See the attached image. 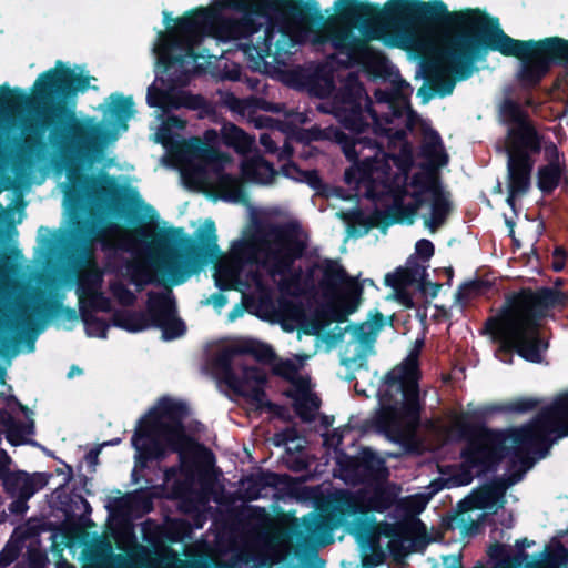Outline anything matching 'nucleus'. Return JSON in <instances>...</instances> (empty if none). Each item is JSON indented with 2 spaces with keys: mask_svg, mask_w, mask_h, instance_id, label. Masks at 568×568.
<instances>
[{
  "mask_svg": "<svg viewBox=\"0 0 568 568\" xmlns=\"http://www.w3.org/2000/svg\"><path fill=\"white\" fill-rule=\"evenodd\" d=\"M255 18L270 22L261 43H245L242 51L254 71L265 64L267 57L284 63L296 45L306 40V31L297 26L308 24L314 45L331 44L342 49L347 38L344 30L334 31L331 16L325 17L315 0H213L210 7H197L173 19L163 12L165 32L159 33V61L165 72L178 69L180 75L172 82L185 83L189 68L203 55L195 51L205 36L227 41L248 38L256 33L261 23Z\"/></svg>",
  "mask_w": 568,
  "mask_h": 568,
  "instance_id": "f257e3e1",
  "label": "nucleus"
},
{
  "mask_svg": "<svg viewBox=\"0 0 568 568\" xmlns=\"http://www.w3.org/2000/svg\"><path fill=\"white\" fill-rule=\"evenodd\" d=\"M222 140L225 145L237 149L246 146L250 142V136L243 129L229 123L222 128Z\"/></svg>",
  "mask_w": 568,
  "mask_h": 568,
  "instance_id": "49530a36",
  "label": "nucleus"
},
{
  "mask_svg": "<svg viewBox=\"0 0 568 568\" xmlns=\"http://www.w3.org/2000/svg\"><path fill=\"white\" fill-rule=\"evenodd\" d=\"M242 174L248 180L260 184H270L277 174L274 165L264 158H257L243 163Z\"/></svg>",
  "mask_w": 568,
  "mask_h": 568,
  "instance_id": "72a5a7b5",
  "label": "nucleus"
},
{
  "mask_svg": "<svg viewBox=\"0 0 568 568\" xmlns=\"http://www.w3.org/2000/svg\"><path fill=\"white\" fill-rule=\"evenodd\" d=\"M282 172L287 178H293V173H297L308 186L315 191H321L324 187L323 180L317 170H301L300 166L290 162L282 166Z\"/></svg>",
  "mask_w": 568,
  "mask_h": 568,
  "instance_id": "c03bdc74",
  "label": "nucleus"
},
{
  "mask_svg": "<svg viewBox=\"0 0 568 568\" xmlns=\"http://www.w3.org/2000/svg\"><path fill=\"white\" fill-rule=\"evenodd\" d=\"M504 122L509 125L506 135L507 155L526 154L534 158L542 151L545 135L537 129L529 113L513 99H505L500 105Z\"/></svg>",
  "mask_w": 568,
  "mask_h": 568,
  "instance_id": "9b49d317",
  "label": "nucleus"
},
{
  "mask_svg": "<svg viewBox=\"0 0 568 568\" xmlns=\"http://www.w3.org/2000/svg\"><path fill=\"white\" fill-rule=\"evenodd\" d=\"M334 140L341 145L345 158L354 163L358 162L359 151L356 149V136H351L342 130L334 132Z\"/></svg>",
  "mask_w": 568,
  "mask_h": 568,
  "instance_id": "8fccbe9b",
  "label": "nucleus"
},
{
  "mask_svg": "<svg viewBox=\"0 0 568 568\" xmlns=\"http://www.w3.org/2000/svg\"><path fill=\"white\" fill-rule=\"evenodd\" d=\"M540 400L534 397H518L504 404H493L480 409L471 412V416L478 419H485L494 413H514L524 414L539 407Z\"/></svg>",
  "mask_w": 568,
  "mask_h": 568,
  "instance_id": "cd10ccee",
  "label": "nucleus"
},
{
  "mask_svg": "<svg viewBox=\"0 0 568 568\" xmlns=\"http://www.w3.org/2000/svg\"><path fill=\"white\" fill-rule=\"evenodd\" d=\"M381 409L375 417L376 427L387 436L402 434V423L413 427L420 422V397L417 363L399 365L383 377L378 389Z\"/></svg>",
  "mask_w": 568,
  "mask_h": 568,
  "instance_id": "6e6552de",
  "label": "nucleus"
},
{
  "mask_svg": "<svg viewBox=\"0 0 568 568\" xmlns=\"http://www.w3.org/2000/svg\"><path fill=\"white\" fill-rule=\"evenodd\" d=\"M33 311L40 316H63L70 322L78 320L77 311L64 306L58 300H45L41 305L36 306Z\"/></svg>",
  "mask_w": 568,
  "mask_h": 568,
  "instance_id": "79ce46f5",
  "label": "nucleus"
},
{
  "mask_svg": "<svg viewBox=\"0 0 568 568\" xmlns=\"http://www.w3.org/2000/svg\"><path fill=\"white\" fill-rule=\"evenodd\" d=\"M334 10L329 26L334 31L347 33L343 48L334 50L351 60L367 52L368 40L379 38L373 30L378 21L395 24L393 45L402 49L416 47L422 30L448 29L440 58L450 64L459 80L469 79L477 70L476 63L485 60L490 51L518 59V71H521L526 63H531L540 44V40L511 38L500 28L498 18L479 8L449 11L443 0H389L383 8L361 0H336Z\"/></svg>",
  "mask_w": 568,
  "mask_h": 568,
  "instance_id": "f03ea898",
  "label": "nucleus"
},
{
  "mask_svg": "<svg viewBox=\"0 0 568 568\" xmlns=\"http://www.w3.org/2000/svg\"><path fill=\"white\" fill-rule=\"evenodd\" d=\"M221 379L236 395L243 397L256 410H263L268 402L264 389L267 383L265 372L256 366H245L242 376L236 373L229 375H220Z\"/></svg>",
  "mask_w": 568,
  "mask_h": 568,
  "instance_id": "a211bd4d",
  "label": "nucleus"
},
{
  "mask_svg": "<svg viewBox=\"0 0 568 568\" xmlns=\"http://www.w3.org/2000/svg\"><path fill=\"white\" fill-rule=\"evenodd\" d=\"M262 252L271 264V273L285 276L291 273L296 260L306 250V244L296 235L292 224H268L265 237L260 239Z\"/></svg>",
  "mask_w": 568,
  "mask_h": 568,
  "instance_id": "f8f14e48",
  "label": "nucleus"
},
{
  "mask_svg": "<svg viewBox=\"0 0 568 568\" xmlns=\"http://www.w3.org/2000/svg\"><path fill=\"white\" fill-rule=\"evenodd\" d=\"M217 189L223 193L222 199L230 202H242L245 191L242 182L230 173H222L217 178Z\"/></svg>",
  "mask_w": 568,
  "mask_h": 568,
  "instance_id": "58836bf2",
  "label": "nucleus"
},
{
  "mask_svg": "<svg viewBox=\"0 0 568 568\" xmlns=\"http://www.w3.org/2000/svg\"><path fill=\"white\" fill-rule=\"evenodd\" d=\"M425 277H427L426 268L415 263L412 266L397 267L395 272L387 273L384 282L386 286L394 288L399 294L403 304L409 307L413 305L412 298L400 292L417 281H424Z\"/></svg>",
  "mask_w": 568,
  "mask_h": 568,
  "instance_id": "393cba45",
  "label": "nucleus"
},
{
  "mask_svg": "<svg viewBox=\"0 0 568 568\" xmlns=\"http://www.w3.org/2000/svg\"><path fill=\"white\" fill-rule=\"evenodd\" d=\"M373 164L367 159V161L357 165L355 169L351 168L345 171L344 179L345 182L351 184L353 182H361L365 180L372 172Z\"/></svg>",
  "mask_w": 568,
  "mask_h": 568,
  "instance_id": "052dcab7",
  "label": "nucleus"
},
{
  "mask_svg": "<svg viewBox=\"0 0 568 568\" xmlns=\"http://www.w3.org/2000/svg\"><path fill=\"white\" fill-rule=\"evenodd\" d=\"M332 513L338 520L345 521L354 516H366L365 491L338 490L332 498Z\"/></svg>",
  "mask_w": 568,
  "mask_h": 568,
  "instance_id": "4be33fe9",
  "label": "nucleus"
},
{
  "mask_svg": "<svg viewBox=\"0 0 568 568\" xmlns=\"http://www.w3.org/2000/svg\"><path fill=\"white\" fill-rule=\"evenodd\" d=\"M215 285L221 291H231L236 288L239 282V272L231 265H219L214 274Z\"/></svg>",
  "mask_w": 568,
  "mask_h": 568,
  "instance_id": "09e8293b",
  "label": "nucleus"
},
{
  "mask_svg": "<svg viewBox=\"0 0 568 568\" xmlns=\"http://www.w3.org/2000/svg\"><path fill=\"white\" fill-rule=\"evenodd\" d=\"M567 300V294L555 287H523L506 297L498 315L486 320L485 331L525 361L541 363L548 344L540 336V322Z\"/></svg>",
  "mask_w": 568,
  "mask_h": 568,
  "instance_id": "39448f33",
  "label": "nucleus"
},
{
  "mask_svg": "<svg viewBox=\"0 0 568 568\" xmlns=\"http://www.w3.org/2000/svg\"><path fill=\"white\" fill-rule=\"evenodd\" d=\"M564 168L547 163L538 168L537 186L545 194H551L559 185Z\"/></svg>",
  "mask_w": 568,
  "mask_h": 568,
  "instance_id": "4c0bfd02",
  "label": "nucleus"
},
{
  "mask_svg": "<svg viewBox=\"0 0 568 568\" xmlns=\"http://www.w3.org/2000/svg\"><path fill=\"white\" fill-rule=\"evenodd\" d=\"M21 551V546L18 541L9 540L0 551V568H7L16 559H18Z\"/></svg>",
  "mask_w": 568,
  "mask_h": 568,
  "instance_id": "680f3d73",
  "label": "nucleus"
},
{
  "mask_svg": "<svg viewBox=\"0 0 568 568\" xmlns=\"http://www.w3.org/2000/svg\"><path fill=\"white\" fill-rule=\"evenodd\" d=\"M33 420H30L29 423L17 422L14 427L8 430L7 440L11 445L18 446L26 443L24 435L33 434Z\"/></svg>",
  "mask_w": 568,
  "mask_h": 568,
  "instance_id": "4d7b16f0",
  "label": "nucleus"
},
{
  "mask_svg": "<svg viewBox=\"0 0 568 568\" xmlns=\"http://www.w3.org/2000/svg\"><path fill=\"white\" fill-rule=\"evenodd\" d=\"M252 356L256 362L262 364H271L276 359L273 348L264 343L258 342L253 351Z\"/></svg>",
  "mask_w": 568,
  "mask_h": 568,
  "instance_id": "0e129e2a",
  "label": "nucleus"
},
{
  "mask_svg": "<svg viewBox=\"0 0 568 568\" xmlns=\"http://www.w3.org/2000/svg\"><path fill=\"white\" fill-rule=\"evenodd\" d=\"M29 480V474L24 470H16L9 475L6 480L4 490L11 496H21L24 499H29V495H26V487Z\"/></svg>",
  "mask_w": 568,
  "mask_h": 568,
  "instance_id": "de8ad7c7",
  "label": "nucleus"
},
{
  "mask_svg": "<svg viewBox=\"0 0 568 568\" xmlns=\"http://www.w3.org/2000/svg\"><path fill=\"white\" fill-rule=\"evenodd\" d=\"M416 254L423 261H428L435 253V246L432 241L427 239H422L416 242L415 245Z\"/></svg>",
  "mask_w": 568,
  "mask_h": 568,
  "instance_id": "338daca9",
  "label": "nucleus"
},
{
  "mask_svg": "<svg viewBox=\"0 0 568 568\" xmlns=\"http://www.w3.org/2000/svg\"><path fill=\"white\" fill-rule=\"evenodd\" d=\"M183 450L187 457L189 464L191 465V473H186L182 469V462L180 460V467L171 466L164 470L165 480L169 481L173 479L176 477L179 471H182L186 477H193L195 467L211 468L214 466L215 456L205 445L200 443L186 444L183 447Z\"/></svg>",
  "mask_w": 568,
  "mask_h": 568,
  "instance_id": "b1692460",
  "label": "nucleus"
},
{
  "mask_svg": "<svg viewBox=\"0 0 568 568\" xmlns=\"http://www.w3.org/2000/svg\"><path fill=\"white\" fill-rule=\"evenodd\" d=\"M130 282L134 284L138 291H142L146 285L155 282L146 266L132 263L128 266Z\"/></svg>",
  "mask_w": 568,
  "mask_h": 568,
  "instance_id": "3c124183",
  "label": "nucleus"
},
{
  "mask_svg": "<svg viewBox=\"0 0 568 568\" xmlns=\"http://www.w3.org/2000/svg\"><path fill=\"white\" fill-rule=\"evenodd\" d=\"M261 237H265V227L260 229L257 234L250 240H241L232 245L231 253L235 258L255 263L257 253L262 252Z\"/></svg>",
  "mask_w": 568,
  "mask_h": 568,
  "instance_id": "c9c22d12",
  "label": "nucleus"
},
{
  "mask_svg": "<svg viewBox=\"0 0 568 568\" xmlns=\"http://www.w3.org/2000/svg\"><path fill=\"white\" fill-rule=\"evenodd\" d=\"M149 312L153 315V327L162 331L164 341H173L183 336L186 326L183 320L178 317L175 298L172 292H154L148 294Z\"/></svg>",
  "mask_w": 568,
  "mask_h": 568,
  "instance_id": "f3484780",
  "label": "nucleus"
},
{
  "mask_svg": "<svg viewBox=\"0 0 568 568\" xmlns=\"http://www.w3.org/2000/svg\"><path fill=\"white\" fill-rule=\"evenodd\" d=\"M417 524L420 527V531H418L417 527L415 526L407 524H398L388 526L387 530L385 531V536L400 541L412 540V544L416 549L425 548L429 542L426 532V527L419 520Z\"/></svg>",
  "mask_w": 568,
  "mask_h": 568,
  "instance_id": "2f4dec72",
  "label": "nucleus"
},
{
  "mask_svg": "<svg viewBox=\"0 0 568 568\" xmlns=\"http://www.w3.org/2000/svg\"><path fill=\"white\" fill-rule=\"evenodd\" d=\"M420 155L428 163L423 165L424 171L413 174L410 186L417 191L435 195L442 191L438 170L445 166L449 160L444 149L443 140L436 130L429 128L425 131L424 141L420 145Z\"/></svg>",
  "mask_w": 568,
  "mask_h": 568,
  "instance_id": "dca6fc26",
  "label": "nucleus"
},
{
  "mask_svg": "<svg viewBox=\"0 0 568 568\" xmlns=\"http://www.w3.org/2000/svg\"><path fill=\"white\" fill-rule=\"evenodd\" d=\"M187 415L189 407L184 402L162 397L139 419L131 438L136 450V467L145 468L150 462H163L172 452L179 454L182 469L191 473L183 447L196 442L185 434L184 419Z\"/></svg>",
  "mask_w": 568,
  "mask_h": 568,
  "instance_id": "0eeeda50",
  "label": "nucleus"
},
{
  "mask_svg": "<svg viewBox=\"0 0 568 568\" xmlns=\"http://www.w3.org/2000/svg\"><path fill=\"white\" fill-rule=\"evenodd\" d=\"M110 290L120 305L130 307L136 302V295L121 282L111 284Z\"/></svg>",
  "mask_w": 568,
  "mask_h": 568,
  "instance_id": "bf43d9fd",
  "label": "nucleus"
},
{
  "mask_svg": "<svg viewBox=\"0 0 568 568\" xmlns=\"http://www.w3.org/2000/svg\"><path fill=\"white\" fill-rule=\"evenodd\" d=\"M51 478V474L48 473H34L29 475V480L27 486H24L26 495H29V499L40 489L45 487Z\"/></svg>",
  "mask_w": 568,
  "mask_h": 568,
  "instance_id": "e2e57ef3",
  "label": "nucleus"
},
{
  "mask_svg": "<svg viewBox=\"0 0 568 568\" xmlns=\"http://www.w3.org/2000/svg\"><path fill=\"white\" fill-rule=\"evenodd\" d=\"M258 341L247 339L239 345L227 347L219 352L213 361L212 365L219 375H229L232 378V374L235 373L233 369V359L236 355H251Z\"/></svg>",
  "mask_w": 568,
  "mask_h": 568,
  "instance_id": "c756f323",
  "label": "nucleus"
},
{
  "mask_svg": "<svg viewBox=\"0 0 568 568\" xmlns=\"http://www.w3.org/2000/svg\"><path fill=\"white\" fill-rule=\"evenodd\" d=\"M345 331L351 332L353 341L362 346H371L375 342L376 334L368 328L367 322L351 324Z\"/></svg>",
  "mask_w": 568,
  "mask_h": 568,
  "instance_id": "864d4df0",
  "label": "nucleus"
},
{
  "mask_svg": "<svg viewBox=\"0 0 568 568\" xmlns=\"http://www.w3.org/2000/svg\"><path fill=\"white\" fill-rule=\"evenodd\" d=\"M283 481L284 476L280 474L273 471L260 474L253 481V486L256 487V491L254 494H250V499H257L261 489L266 487H277Z\"/></svg>",
  "mask_w": 568,
  "mask_h": 568,
  "instance_id": "5fc2aeb1",
  "label": "nucleus"
},
{
  "mask_svg": "<svg viewBox=\"0 0 568 568\" xmlns=\"http://www.w3.org/2000/svg\"><path fill=\"white\" fill-rule=\"evenodd\" d=\"M409 106V101L399 94L385 110L376 111V118L381 124H392L395 120L404 118Z\"/></svg>",
  "mask_w": 568,
  "mask_h": 568,
  "instance_id": "37998d69",
  "label": "nucleus"
},
{
  "mask_svg": "<svg viewBox=\"0 0 568 568\" xmlns=\"http://www.w3.org/2000/svg\"><path fill=\"white\" fill-rule=\"evenodd\" d=\"M535 159L523 154L520 156L507 155V187L514 192H528L531 186V173Z\"/></svg>",
  "mask_w": 568,
  "mask_h": 568,
  "instance_id": "5701e85b",
  "label": "nucleus"
},
{
  "mask_svg": "<svg viewBox=\"0 0 568 568\" xmlns=\"http://www.w3.org/2000/svg\"><path fill=\"white\" fill-rule=\"evenodd\" d=\"M335 116L342 126L349 132L365 133L369 124L365 113L372 119V131L376 136L387 138L389 141H405L406 129H393L389 124H381L376 118V110L368 97L365 87L357 79H349L338 91L334 102Z\"/></svg>",
  "mask_w": 568,
  "mask_h": 568,
  "instance_id": "9d476101",
  "label": "nucleus"
},
{
  "mask_svg": "<svg viewBox=\"0 0 568 568\" xmlns=\"http://www.w3.org/2000/svg\"><path fill=\"white\" fill-rule=\"evenodd\" d=\"M341 286H344L347 294L353 298L359 297L363 292V285L356 278L351 277L337 261L325 260L320 281V287L324 295H335Z\"/></svg>",
  "mask_w": 568,
  "mask_h": 568,
  "instance_id": "aec40b11",
  "label": "nucleus"
},
{
  "mask_svg": "<svg viewBox=\"0 0 568 568\" xmlns=\"http://www.w3.org/2000/svg\"><path fill=\"white\" fill-rule=\"evenodd\" d=\"M419 209L420 207H418L414 202L404 204L402 201L396 200L386 209H376L367 217L359 214L355 222L364 229L362 234H366L369 230L375 227L379 229L383 233H386L388 227L394 224H402L404 222L413 224Z\"/></svg>",
  "mask_w": 568,
  "mask_h": 568,
  "instance_id": "6ab92c4d",
  "label": "nucleus"
},
{
  "mask_svg": "<svg viewBox=\"0 0 568 568\" xmlns=\"http://www.w3.org/2000/svg\"><path fill=\"white\" fill-rule=\"evenodd\" d=\"M298 365L292 359H275L272 365V373L275 376H278L288 383H291L295 388H305L306 379L298 376Z\"/></svg>",
  "mask_w": 568,
  "mask_h": 568,
  "instance_id": "ea45409f",
  "label": "nucleus"
},
{
  "mask_svg": "<svg viewBox=\"0 0 568 568\" xmlns=\"http://www.w3.org/2000/svg\"><path fill=\"white\" fill-rule=\"evenodd\" d=\"M450 202L442 191L433 195V200L430 203V217L425 220V225L432 232H435L446 222L450 213Z\"/></svg>",
  "mask_w": 568,
  "mask_h": 568,
  "instance_id": "e433bc0d",
  "label": "nucleus"
},
{
  "mask_svg": "<svg viewBox=\"0 0 568 568\" xmlns=\"http://www.w3.org/2000/svg\"><path fill=\"white\" fill-rule=\"evenodd\" d=\"M183 108L202 111L205 114L214 112L212 104L201 94H193L191 92H183Z\"/></svg>",
  "mask_w": 568,
  "mask_h": 568,
  "instance_id": "6e6d98bb",
  "label": "nucleus"
},
{
  "mask_svg": "<svg viewBox=\"0 0 568 568\" xmlns=\"http://www.w3.org/2000/svg\"><path fill=\"white\" fill-rule=\"evenodd\" d=\"M128 498L132 505L141 507L146 513L152 510L151 496L146 494L144 490H136L133 494L129 495Z\"/></svg>",
  "mask_w": 568,
  "mask_h": 568,
  "instance_id": "69168bd1",
  "label": "nucleus"
},
{
  "mask_svg": "<svg viewBox=\"0 0 568 568\" xmlns=\"http://www.w3.org/2000/svg\"><path fill=\"white\" fill-rule=\"evenodd\" d=\"M341 364L349 369V372L345 375V381L351 383L356 379L354 369L366 367L367 356L364 351H359L351 357H343Z\"/></svg>",
  "mask_w": 568,
  "mask_h": 568,
  "instance_id": "13d9d810",
  "label": "nucleus"
},
{
  "mask_svg": "<svg viewBox=\"0 0 568 568\" xmlns=\"http://www.w3.org/2000/svg\"><path fill=\"white\" fill-rule=\"evenodd\" d=\"M91 79L94 78L57 61L54 68L39 74L31 94L18 87L1 84L0 109L16 111L28 108L33 112L34 116L26 125L29 135L24 139V151L30 156L38 155L45 148L43 135L49 132V143L68 164L67 201L78 206L85 199L102 201L113 197V213L119 217L125 216L133 224L135 220L118 199L120 187L114 178L106 173L88 175L77 166V162L101 150L106 135L105 128L94 116L79 118L75 113L77 97L90 88Z\"/></svg>",
  "mask_w": 568,
  "mask_h": 568,
  "instance_id": "7ed1b4c3",
  "label": "nucleus"
},
{
  "mask_svg": "<svg viewBox=\"0 0 568 568\" xmlns=\"http://www.w3.org/2000/svg\"><path fill=\"white\" fill-rule=\"evenodd\" d=\"M196 240L184 233L183 227L170 226L151 234L146 226L135 225L128 230L121 248L131 251L143 245L154 270L168 277L172 285H181L206 265L219 252L216 226L209 219L195 232Z\"/></svg>",
  "mask_w": 568,
  "mask_h": 568,
  "instance_id": "20e7f679",
  "label": "nucleus"
},
{
  "mask_svg": "<svg viewBox=\"0 0 568 568\" xmlns=\"http://www.w3.org/2000/svg\"><path fill=\"white\" fill-rule=\"evenodd\" d=\"M375 484L376 485L372 489L371 494L365 493V506L367 514L371 511L384 513L388 510L396 503L398 496L395 484Z\"/></svg>",
  "mask_w": 568,
  "mask_h": 568,
  "instance_id": "7c9ffc66",
  "label": "nucleus"
},
{
  "mask_svg": "<svg viewBox=\"0 0 568 568\" xmlns=\"http://www.w3.org/2000/svg\"><path fill=\"white\" fill-rule=\"evenodd\" d=\"M82 321L85 324L88 335L106 338L110 325L105 320L82 312Z\"/></svg>",
  "mask_w": 568,
  "mask_h": 568,
  "instance_id": "603ef678",
  "label": "nucleus"
},
{
  "mask_svg": "<svg viewBox=\"0 0 568 568\" xmlns=\"http://www.w3.org/2000/svg\"><path fill=\"white\" fill-rule=\"evenodd\" d=\"M301 77L308 93L318 99L328 98L335 90L333 71L326 65H317L313 71L303 73Z\"/></svg>",
  "mask_w": 568,
  "mask_h": 568,
  "instance_id": "a878e982",
  "label": "nucleus"
},
{
  "mask_svg": "<svg viewBox=\"0 0 568 568\" xmlns=\"http://www.w3.org/2000/svg\"><path fill=\"white\" fill-rule=\"evenodd\" d=\"M121 225L115 222H109L106 226H100L94 222L78 221L77 231L79 235V246L74 257L75 265L84 268V272L79 276L80 285H88L89 287L97 288L102 283V272L100 271L93 250L90 244L94 240L101 239L106 231H118Z\"/></svg>",
  "mask_w": 568,
  "mask_h": 568,
  "instance_id": "2eb2a0df",
  "label": "nucleus"
},
{
  "mask_svg": "<svg viewBox=\"0 0 568 568\" xmlns=\"http://www.w3.org/2000/svg\"><path fill=\"white\" fill-rule=\"evenodd\" d=\"M178 152L184 155H200L209 161H216L223 156L222 152L213 146L205 145L199 138L182 141L178 146Z\"/></svg>",
  "mask_w": 568,
  "mask_h": 568,
  "instance_id": "a19ab883",
  "label": "nucleus"
},
{
  "mask_svg": "<svg viewBox=\"0 0 568 568\" xmlns=\"http://www.w3.org/2000/svg\"><path fill=\"white\" fill-rule=\"evenodd\" d=\"M110 100L111 104L109 106V112L111 118L115 120L119 126L126 129V122L135 112L132 97L113 93L110 95Z\"/></svg>",
  "mask_w": 568,
  "mask_h": 568,
  "instance_id": "f704fd0d",
  "label": "nucleus"
},
{
  "mask_svg": "<svg viewBox=\"0 0 568 568\" xmlns=\"http://www.w3.org/2000/svg\"><path fill=\"white\" fill-rule=\"evenodd\" d=\"M425 79L430 83L432 90L440 98L450 95L455 89L457 77L450 64L440 58V50L437 59L427 60L423 63ZM458 81H460L458 79Z\"/></svg>",
  "mask_w": 568,
  "mask_h": 568,
  "instance_id": "412c9836",
  "label": "nucleus"
},
{
  "mask_svg": "<svg viewBox=\"0 0 568 568\" xmlns=\"http://www.w3.org/2000/svg\"><path fill=\"white\" fill-rule=\"evenodd\" d=\"M91 305L94 310L109 313L112 311L111 300L102 292H94L91 297Z\"/></svg>",
  "mask_w": 568,
  "mask_h": 568,
  "instance_id": "774afa93",
  "label": "nucleus"
},
{
  "mask_svg": "<svg viewBox=\"0 0 568 568\" xmlns=\"http://www.w3.org/2000/svg\"><path fill=\"white\" fill-rule=\"evenodd\" d=\"M158 48H159V44L156 45L155 48V53H158ZM156 57L159 58V54H156ZM158 67L161 69V72L162 73H165V71L163 70V65L160 63V61L158 60ZM191 68H189V74H187V79H190V74H191ZM168 74V79L164 80V79H161V81L164 83V82H168L169 84V88H173L175 85H184V83H180V82H172L174 79H178V77L180 75V72L178 71V69H172L171 71L166 72ZM189 82V80H186L185 84ZM170 89H161V88H158L154 83H152L149 88H148V93H146V102L148 104L151 106V108H159V109H163L164 106V103H165V99H168V92H169Z\"/></svg>",
  "mask_w": 568,
  "mask_h": 568,
  "instance_id": "473e14b6",
  "label": "nucleus"
},
{
  "mask_svg": "<svg viewBox=\"0 0 568 568\" xmlns=\"http://www.w3.org/2000/svg\"><path fill=\"white\" fill-rule=\"evenodd\" d=\"M554 433L558 437L568 436V413L557 398L550 405L542 407L531 422L509 429V437L513 443L510 454L521 467L511 470L516 465V460L511 459L509 475L496 480L483 493V505L479 507H487L488 504L503 497L508 487L524 478L526 471L532 467L537 459L545 458L552 444L550 435Z\"/></svg>",
  "mask_w": 568,
  "mask_h": 568,
  "instance_id": "423d86ee",
  "label": "nucleus"
},
{
  "mask_svg": "<svg viewBox=\"0 0 568 568\" xmlns=\"http://www.w3.org/2000/svg\"><path fill=\"white\" fill-rule=\"evenodd\" d=\"M554 65L568 70V39L547 37L540 39V44L530 64H525L517 71V80L524 88L538 87Z\"/></svg>",
  "mask_w": 568,
  "mask_h": 568,
  "instance_id": "4468645a",
  "label": "nucleus"
},
{
  "mask_svg": "<svg viewBox=\"0 0 568 568\" xmlns=\"http://www.w3.org/2000/svg\"><path fill=\"white\" fill-rule=\"evenodd\" d=\"M488 283L484 280L476 278L459 285L457 292L455 293V300L459 304H467L473 297L478 296L484 293V291L488 287Z\"/></svg>",
  "mask_w": 568,
  "mask_h": 568,
  "instance_id": "a18cd8bd",
  "label": "nucleus"
},
{
  "mask_svg": "<svg viewBox=\"0 0 568 568\" xmlns=\"http://www.w3.org/2000/svg\"><path fill=\"white\" fill-rule=\"evenodd\" d=\"M455 428L466 442L460 458L467 468L478 469V475L494 471L510 455L506 442L510 439L509 429L496 430L485 425V419L474 418L471 413L463 414L455 422Z\"/></svg>",
  "mask_w": 568,
  "mask_h": 568,
  "instance_id": "1a4fd4ad",
  "label": "nucleus"
},
{
  "mask_svg": "<svg viewBox=\"0 0 568 568\" xmlns=\"http://www.w3.org/2000/svg\"><path fill=\"white\" fill-rule=\"evenodd\" d=\"M111 322L115 327L139 333L153 327V315L150 314L148 305L145 311L116 310L113 312Z\"/></svg>",
  "mask_w": 568,
  "mask_h": 568,
  "instance_id": "bb28decb",
  "label": "nucleus"
},
{
  "mask_svg": "<svg viewBox=\"0 0 568 568\" xmlns=\"http://www.w3.org/2000/svg\"><path fill=\"white\" fill-rule=\"evenodd\" d=\"M335 459L339 477L347 484L372 485L386 480L389 475L385 460L369 447H361L356 455L337 450Z\"/></svg>",
  "mask_w": 568,
  "mask_h": 568,
  "instance_id": "ddd939ff",
  "label": "nucleus"
},
{
  "mask_svg": "<svg viewBox=\"0 0 568 568\" xmlns=\"http://www.w3.org/2000/svg\"><path fill=\"white\" fill-rule=\"evenodd\" d=\"M284 395L294 399L293 408L296 415L305 423H311L315 418V412L320 409L321 399L310 393L307 383L305 388H296V390L288 389Z\"/></svg>",
  "mask_w": 568,
  "mask_h": 568,
  "instance_id": "c85d7f7f",
  "label": "nucleus"
}]
</instances>
